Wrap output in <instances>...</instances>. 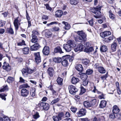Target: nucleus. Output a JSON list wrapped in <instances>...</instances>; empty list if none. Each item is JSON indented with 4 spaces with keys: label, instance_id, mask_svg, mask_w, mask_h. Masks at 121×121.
<instances>
[{
    "label": "nucleus",
    "instance_id": "obj_1",
    "mask_svg": "<svg viewBox=\"0 0 121 121\" xmlns=\"http://www.w3.org/2000/svg\"><path fill=\"white\" fill-rule=\"evenodd\" d=\"M77 33L79 36H74V38L76 41H78L79 40L82 41L83 40L85 41L86 40V35L83 31H78Z\"/></svg>",
    "mask_w": 121,
    "mask_h": 121
},
{
    "label": "nucleus",
    "instance_id": "obj_2",
    "mask_svg": "<svg viewBox=\"0 0 121 121\" xmlns=\"http://www.w3.org/2000/svg\"><path fill=\"white\" fill-rule=\"evenodd\" d=\"M101 9V7L100 6H98L91 10V11L95 14V15H94V17L96 18H100L102 17L103 16L100 11Z\"/></svg>",
    "mask_w": 121,
    "mask_h": 121
},
{
    "label": "nucleus",
    "instance_id": "obj_3",
    "mask_svg": "<svg viewBox=\"0 0 121 121\" xmlns=\"http://www.w3.org/2000/svg\"><path fill=\"white\" fill-rule=\"evenodd\" d=\"M73 42L71 40H68L67 44H64L63 45V48L67 52H69L72 50V48L74 47Z\"/></svg>",
    "mask_w": 121,
    "mask_h": 121
},
{
    "label": "nucleus",
    "instance_id": "obj_4",
    "mask_svg": "<svg viewBox=\"0 0 121 121\" xmlns=\"http://www.w3.org/2000/svg\"><path fill=\"white\" fill-rule=\"evenodd\" d=\"M34 69H31L27 67H25L22 69L21 71L23 76L24 77H26L28 76V74L33 73L35 71Z\"/></svg>",
    "mask_w": 121,
    "mask_h": 121
},
{
    "label": "nucleus",
    "instance_id": "obj_5",
    "mask_svg": "<svg viewBox=\"0 0 121 121\" xmlns=\"http://www.w3.org/2000/svg\"><path fill=\"white\" fill-rule=\"evenodd\" d=\"M64 114L63 112L58 113L56 116H53V118L54 121H59L61 120L64 118Z\"/></svg>",
    "mask_w": 121,
    "mask_h": 121
},
{
    "label": "nucleus",
    "instance_id": "obj_6",
    "mask_svg": "<svg viewBox=\"0 0 121 121\" xmlns=\"http://www.w3.org/2000/svg\"><path fill=\"white\" fill-rule=\"evenodd\" d=\"M68 88L69 93L72 95H75L78 91L77 89L72 85L69 86Z\"/></svg>",
    "mask_w": 121,
    "mask_h": 121
},
{
    "label": "nucleus",
    "instance_id": "obj_7",
    "mask_svg": "<svg viewBox=\"0 0 121 121\" xmlns=\"http://www.w3.org/2000/svg\"><path fill=\"white\" fill-rule=\"evenodd\" d=\"M86 110L85 109L82 108L80 109L76 114V116L78 117H81L85 115L86 113Z\"/></svg>",
    "mask_w": 121,
    "mask_h": 121
},
{
    "label": "nucleus",
    "instance_id": "obj_8",
    "mask_svg": "<svg viewBox=\"0 0 121 121\" xmlns=\"http://www.w3.org/2000/svg\"><path fill=\"white\" fill-rule=\"evenodd\" d=\"M39 105L40 108H42L44 110L46 111L49 109V105L48 103L41 102L39 104Z\"/></svg>",
    "mask_w": 121,
    "mask_h": 121
},
{
    "label": "nucleus",
    "instance_id": "obj_9",
    "mask_svg": "<svg viewBox=\"0 0 121 121\" xmlns=\"http://www.w3.org/2000/svg\"><path fill=\"white\" fill-rule=\"evenodd\" d=\"M84 45L81 43L78 45L74 48V50L76 52H78L82 51L83 49Z\"/></svg>",
    "mask_w": 121,
    "mask_h": 121
},
{
    "label": "nucleus",
    "instance_id": "obj_10",
    "mask_svg": "<svg viewBox=\"0 0 121 121\" xmlns=\"http://www.w3.org/2000/svg\"><path fill=\"white\" fill-rule=\"evenodd\" d=\"M21 95L23 97H26L28 95L29 93V91L25 88H23L21 91Z\"/></svg>",
    "mask_w": 121,
    "mask_h": 121
},
{
    "label": "nucleus",
    "instance_id": "obj_11",
    "mask_svg": "<svg viewBox=\"0 0 121 121\" xmlns=\"http://www.w3.org/2000/svg\"><path fill=\"white\" fill-rule=\"evenodd\" d=\"M40 47L38 43L34 44L30 47V49L32 51H36Z\"/></svg>",
    "mask_w": 121,
    "mask_h": 121
},
{
    "label": "nucleus",
    "instance_id": "obj_12",
    "mask_svg": "<svg viewBox=\"0 0 121 121\" xmlns=\"http://www.w3.org/2000/svg\"><path fill=\"white\" fill-rule=\"evenodd\" d=\"M35 60L37 63H38L41 61V58L39 52L35 53L34 54Z\"/></svg>",
    "mask_w": 121,
    "mask_h": 121
},
{
    "label": "nucleus",
    "instance_id": "obj_13",
    "mask_svg": "<svg viewBox=\"0 0 121 121\" xmlns=\"http://www.w3.org/2000/svg\"><path fill=\"white\" fill-rule=\"evenodd\" d=\"M111 32L109 31H105L101 32L100 34V36L103 38L105 37L111 35Z\"/></svg>",
    "mask_w": 121,
    "mask_h": 121
},
{
    "label": "nucleus",
    "instance_id": "obj_14",
    "mask_svg": "<svg viewBox=\"0 0 121 121\" xmlns=\"http://www.w3.org/2000/svg\"><path fill=\"white\" fill-rule=\"evenodd\" d=\"M3 64V68L4 69L7 71H9L10 70L11 67L8 63H7L6 62H4Z\"/></svg>",
    "mask_w": 121,
    "mask_h": 121
},
{
    "label": "nucleus",
    "instance_id": "obj_15",
    "mask_svg": "<svg viewBox=\"0 0 121 121\" xmlns=\"http://www.w3.org/2000/svg\"><path fill=\"white\" fill-rule=\"evenodd\" d=\"M66 57L65 56H62L63 59L62 60L61 63L63 66L65 67H66L68 66L69 64L68 61L66 59Z\"/></svg>",
    "mask_w": 121,
    "mask_h": 121
},
{
    "label": "nucleus",
    "instance_id": "obj_16",
    "mask_svg": "<svg viewBox=\"0 0 121 121\" xmlns=\"http://www.w3.org/2000/svg\"><path fill=\"white\" fill-rule=\"evenodd\" d=\"M49 49L48 47L47 46L44 47L43 50V54L47 55H48L49 53Z\"/></svg>",
    "mask_w": 121,
    "mask_h": 121
},
{
    "label": "nucleus",
    "instance_id": "obj_17",
    "mask_svg": "<svg viewBox=\"0 0 121 121\" xmlns=\"http://www.w3.org/2000/svg\"><path fill=\"white\" fill-rule=\"evenodd\" d=\"M48 73L51 77H52L54 74V71L52 67H49L48 69Z\"/></svg>",
    "mask_w": 121,
    "mask_h": 121
},
{
    "label": "nucleus",
    "instance_id": "obj_18",
    "mask_svg": "<svg viewBox=\"0 0 121 121\" xmlns=\"http://www.w3.org/2000/svg\"><path fill=\"white\" fill-rule=\"evenodd\" d=\"M112 112L114 113L117 114L120 111V110L117 106L115 105L113 107Z\"/></svg>",
    "mask_w": 121,
    "mask_h": 121
},
{
    "label": "nucleus",
    "instance_id": "obj_19",
    "mask_svg": "<svg viewBox=\"0 0 121 121\" xmlns=\"http://www.w3.org/2000/svg\"><path fill=\"white\" fill-rule=\"evenodd\" d=\"M54 52L55 53H58L61 54L63 53L62 51L61 48L59 46L56 47L54 48Z\"/></svg>",
    "mask_w": 121,
    "mask_h": 121
},
{
    "label": "nucleus",
    "instance_id": "obj_20",
    "mask_svg": "<svg viewBox=\"0 0 121 121\" xmlns=\"http://www.w3.org/2000/svg\"><path fill=\"white\" fill-rule=\"evenodd\" d=\"M32 39H31V41L33 43H36L38 42L39 40L37 36H31Z\"/></svg>",
    "mask_w": 121,
    "mask_h": 121
},
{
    "label": "nucleus",
    "instance_id": "obj_21",
    "mask_svg": "<svg viewBox=\"0 0 121 121\" xmlns=\"http://www.w3.org/2000/svg\"><path fill=\"white\" fill-rule=\"evenodd\" d=\"M63 14V12L62 10H59L55 12V16L57 17H60Z\"/></svg>",
    "mask_w": 121,
    "mask_h": 121
},
{
    "label": "nucleus",
    "instance_id": "obj_22",
    "mask_svg": "<svg viewBox=\"0 0 121 121\" xmlns=\"http://www.w3.org/2000/svg\"><path fill=\"white\" fill-rule=\"evenodd\" d=\"M117 46V43L115 42H113L111 46V50L112 52H115L116 50V48Z\"/></svg>",
    "mask_w": 121,
    "mask_h": 121
},
{
    "label": "nucleus",
    "instance_id": "obj_23",
    "mask_svg": "<svg viewBox=\"0 0 121 121\" xmlns=\"http://www.w3.org/2000/svg\"><path fill=\"white\" fill-rule=\"evenodd\" d=\"M20 22L18 21L17 20L15 19L14 22V24L15 27V29L17 30L18 28V24H20Z\"/></svg>",
    "mask_w": 121,
    "mask_h": 121
},
{
    "label": "nucleus",
    "instance_id": "obj_24",
    "mask_svg": "<svg viewBox=\"0 0 121 121\" xmlns=\"http://www.w3.org/2000/svg\"><path fill=\"white\" fill-rule=\"evenodd\" d=\"M106 104V102L105 100L101 101L99 105L100 107L101 108H103L105 107Z\"/></svg>",
    "mask_w": 121,
    "mask_h": 121
},
{
    "label": "nucleus",
    "instance_id": "obj_25",
    "mask_svg": "<svg viewBox=\"0 0 121 121\" xmlns=\"http://www.w3.org/2000/svg\"><path fill=\"white\" fill-rule=\"evenodd\" d=\"M76 69L79 71L82 72L83 69L82 65L80 64L78 65L75 67Z\"/></svg>",
    "mask_w": 121,
    "mask_h": 121
},
{
    "label": "nucleus",
    "instance_id": "obj_26",
    "mask_svg": "<svg viewBox=\"0 0 121 121\" xmlns=\"http://www.w3.org/2000/svg\"><path fill=\"white\" fill-rule=\"evenodd\" d=\"M98 72L101 74L105 73L106 72V70L102 66H100L98 70Z\"/></svg>",
    "mask_w": 121,
    "mask_h": 121
},
{
    "label": "nucleus",
    "instance_id": "obj_27",
    "mask_svg": "<svg viewBox=\"0 0 121 121\" xmlns=\"http://www.w3.org/2000/svg\"><path fill=\"white\" fill-rule=\"evenodd\" d=\"M79 81L78 78L74 77H73L71 79V82L72 84H75L78 82Z\"/></svg>",
    "mask_w": 121,
    "mask_h": 121
},
{
    "label": "nucleus",
    "instance_id": "obj_28",
    "mask_svg": "<svg viewBox=\"0 0 121 121\" xmlns=\"http://www.w3.org/2000/svg\"><path fill=\"white\" fill-rule=\"evenodd\" d=\"M108 50L107 47L105 45H103L100 48V51L102 52H105Z\"/></svg>",
    "mask_w": 121,
    "mask_h": 121
},
{
    "label": "nucleus",
    "instance_id": "obj_29",
    "mask_svg": "<svg viewBox=\"0 0 121 121\" xmlns=\"http://www.w3.org/2000/svg\"><path fill=\"white\" fill-rule=\"evenodd\" d=\"M113 39V36L112 35L108 38H105L104 39V41L105 42L109 43Z\"/></svg>",
    "mask_w": 121,
    "mask_h": 121
},
{
    "label": "nucleus",
    "instance_id": "obj_30",
    "mask_svg": "<svg viewBox=\"0 0 121 121\" xmlns=\"http://www.w3.org/2000/svg\"><path fill=\"white\" fill-rule=\"evenodd\" d=\"M62 23L65 24V26L64 27V29L68 30L70 28V26L67 22L64 21H63Z\"/></svg>",
    "mask_w": 121,
    "mask_h": 121
},
{
    "label": "nucleus",
    "instance_id": "obj_31",
    "mask_svg": "<svg viewBox=\"0 0 121 121\" xmlns=\"http://www.w3.org/2000/svg\"><path fill=\"white\" fill-rule=\"evenodd\" d=\"M53 61L55 63H60L62 60L61 58L60 57H54L53 59Z\"/></svg>",
    "mask_w": 121,
    "mask_h": 121
},
{
    "label": "nucleus",
    "instance_id": "obj_32",
    "mask_svg": "<svg viewBox=\"0 0 121 121\" xmlns=\"http://www.w3.org/2000/svg\"><path fill=\"white\" fill-rule=\"evenodd\" d=\"M22 52L24 54H27L29 52V48L28 47L24 48L22 49Z\"/></svg>",
    "mask_w": 121,
    "mask_h": 121
},
{
    "label": "nucleus",
    "instance_id": "obj_33",
    "mask_svg": "<svg viewBox=\"0 0 121 121\" xmlns=\"http://www.w3.org/2000/svg\"><path fill=\"white\" fill-rule=\"evenodd\" d=\"M83 105L86 108L90 107H91L90 102L88 101H84V102Z\"/></svg>",
    "mask_w": 121,
    "mask_h": 121
},
{
    "label": "nucleus",
    "instance_id": "obj_34",
    "mask_svg": "<svg viewBox=\"0 0 121 121\" xmlns=\"http://www.w3.org/2000/svg\"><path fill=\"white\" fill-rule=\"evenodd\" d=\"M63 79L60 77H58L56 80V81L58 84L59 85H62Z\"/></svg>",
    "mask_w": 121,
    "mask_h": 121
},
{
    "label": "nucleus",
    "instance_id": "obj_35",
    "mask_svg": "<svg viewBox=\"0 0 121 121\" xmlns=\"http://www.w3.org/2000/svg\"><path fill=\"white\" fill-rule=\"evenodd\" d=\"M87 77V75L86 73H83L81 74L80 78L82 80H86Z\"/></svg>",
    "mask_w": 121,
    "mask_h": 121
},
{
    "label": "nucleus",
    "instance_id": "obj_36",
    "mask_svg": "<svg viewBox=\"0 0 121 121\" xmlns=\"http://www.w3.org/2000/svg\"><path fill=\"white\" fill-rule=\"evenodd\" d=\"M93 50V47H91L89 48H85L84 50V51L86 52H92Z\"/></svg>",
    "mask_w": 121,
    "mask_h": 121
},
{
    "label": "nucleus",
    "instance_id": "obj_37",
    "mask_svg": "<svg viewBox=\"0 0 121 121\" xmlns=\"http://www.w3.org/2000/svg\"><path fill=\"white\" fill-rule=\"evenodd\" d=\"M65 56L66 57V59L68 61H69L70 62H72L73 60V57H71L69 55H66Z\"/></svg>",
    "mask_w": 121,
    "mask_h": 121
},
{
    "label": "nucleus",
    "instance_id": "obj_38",
    "mask_svg": "<svg viewBox=\"0 0 121 121\" xmlns=\"http://www.w3.org/2000/svg\"><path fill=\"white\" fill-rule=\"evenodd\" d=\"M29 86L27 83L23 84L20 86L19 88L21 89H23L29 88Z\"/></svg>",
    "mask_w": 121,
    "mask_h": 121
},
{
    "label": "nucleus",
    "instance_id": "obj_39",
    "mask_svg": "<svg viewBox=\"0 0 121 121\" xmlns=\"http://www.w3.org/2000/svg\"><path fill=\"white\" fill-rule=\"evenodd\" d=\"M70 2L71 4L75 5L78 4V0H70Z\"/></svg>",
    "mask_w": 121,
    "mask_h": 121
},
{
    "label": "nucleus",
    "instance_id": "obj_40",
    "mask_svg": "<svg viewBox=\"0 0 121 121\" xmlns=\"http://www.w3.org/2000/svg\"><path fill=\"white\" fill-rule=\"evenodd\" d=\"M35 88L32 89L30 91V94L31 96L32 97H34L35 95Z\"/></svg>",
    "mask_w": 121,
    "mask_h": 121
},
{
    "label": "nucleus",
    "instance_id": "obj_41",
    "mask_svg": "<svg viewBox=\"0 0 121 121\" xmlns=\"http://www.w3.org/2000/svg\"><path fill=\"white\" fill-rule=\"evenodd\" d=\"M6 32L10 34H13L14 33L13 29L11 28H7L6 30Z\"/></svg>",
    "mask_w": 121,
    "mask_h": 121
},
{
    "label": "nucleus",
    "instance_id": "obj_42",
    "mask_svg": "<svg viewBox=\"0 0 121 121\" xmlns=\"http://www.w3.org/2000/svg\"><path fill=\"white\" fill-rule=\"evenodd\" d=\"M8 86L7 85L3 86V88L0 89V92H4L5 91H8Z\"/></svg>",
    "mask_w": 121,
    "mask_h": 121
},
{
    "label": "nucleus",
    "instance_id": "obj_43",
    "mask_svg": "<svg viewBox=\"0 0 121 121\" xmlns=\"http://www.w3.org/2000/svg\"><path fill=\"white\" fill-rule=\"evenodd\" d=\"M32 33L31 36H37L36 35H39V32L36 30H33L32 32Z\"/></svg>",
    "mask_w": 121,
    "mask_h": 121
},
{
    "label": "nucleus",
    "instance_id": "obj_44",
    "mask_svg": "<svg viewBox=\"0 0 121 121\" xmlns=\"http://www.w3.org/2000/svg\"><path fill=\"white\" fill-rule=\"evenodd\" d=\"M52 33L50 31H48L45 34V36L48 38L51 37L52 35Z\"/></svg>",
    "mask_w": 121,
    "mask_h": 121
},
{
    "label": "nucleus",
    "instance_id": "obj_45",
    "mask_svg": "<svg viewBox=\"0 0 121 121\" xmlns=\"http://www.w3.org/2000/svg\"><path fill=\"white\" fill-rule=\"evenodd\" d=\"M109 17L111 19H113L115 18L114 15L112 13V11L110 10L109 12Z\"/></svg>",
    "mask_w": 121,
    "mask_h": 121
},
{
    "label": "nucleus",
    "instance_id": "obj_46",
    "mask_svg": "<svg viewBox=\"0 0 121 121\" xmlns=\"http://www.w3.org/2000/svg\"><path fill=\"white\" fill-rule=\"evenodd\" d=\"M17 45L18 46H22L26 45V44L25 43V41L23 40H22V42L17 43Z\"/></svg>",
    "mask_w": 121,
    "mask_h": 121
},
{
    "label": "nucleus",
    "instance_id": "obj_47",
    "mask_svg": "<svg viewBox=\"0 0 121 121\" xmlns=\"http://www.w3.org/2000/svg\"><path fill=\"white\" fill-rule=\"evenodd\" d=\"M40 116L39 115V113L38 112H36L35 114L33 116V118L35 119H36L39 118Z\"/></svg>",
    "mask_w": 121,
    "mask_h": 121
},
{
    "label": "nucleus",
    "instance_id": "obj_48",
    "mask_svg": "<svg viewBox=\"0 0 121 121\" xmlns=\"http://www.w3.org/2000/svg\"><path fill=\"white\" fill-rule=\"evenodd\" d=\"M93 72V70L90 69H87L86 72V74L87 75L91 74Z\"/></svg>",
    "mask_w": 121,
    "mask_h": 121
},
{
    "label": "nucleus",
    "instance_id": "obj_49",
    "mask_svg": "<svg viewBox=\"0 0 121 121\" xmlns=\"http://www.w3.org/2000/svg\"><path fill=\"white\" fill-rule=\"evenodd\" d=\"M96 99H94L90 102V104H91V106L95 105L96 102Z\"/></svg>",
    "mask_w": 121,
    "mask_h": 121
},
{
    "label": "nucleus",
    "instance_id": "obj_50",
    "mask_svg": "<svg viewBox=\"0 0 121 121\" xmlns=\"http://www.w3.org/2000/svg\"><path fill=\"white\" fill-rule=\"evenodd\" d=\"M59 100V99L58 98L55 99L52 101L51 103V104H54L56 103Z\"/></svg>",
    "mask_w": 121,
    "mask_h": 121
},
{
    "label": "nucleus",
    "instance_id": "obj_51",
    "mask_svg": "<svg viewBox=\"0 0 121 121\" xmlns=\"http://www.w3.org/2000/svg\"><path fill=\"white\" fill-rule=\"evenodd\" d=\"M82 62L83 64L85 65H87L89 63V61L87 59H85L82 60Z\"/></svg>",
    "mask_w": 121,
    "mask_h": 121
},
{
    "label": "nucleus",
    "instance_id": "obj_52",
    "mask_svg": "<svg viewBox=\"0 0 121 121\" xmlns=\"http://www.w3.org/2000/svg\"><path fill=\"white\" fill-rule=\"evenodd\" d=\"M13 81V78L12 77H9L8 78L7 80V82L9 83L11 82H12Z\"/></svg>",
    "mask_w": 121,
    "mask_h": 121
},
{
    "label": "nucleus",
    "instance_id": "obj_53",
    "mask_svg": "<svg viewBox=\"0 0 121 121\" xmlns=\"http://www.w3.org/2000/svg\"><path fill=\"white\" fill-rule=\"evenodd\" d=\"M86 91V89L83 86L81 87V92L80 94H82L84 93Z\"/></svg>",
    "mask_w": 121,
    "mask_h": 121
},
{
    "label": "nucleus",
    "instance_id": "obj_54",
    "mask_svg": "<svg viewBox=\"0 0 121 121\" xmlns=\"http://www.w3.org/2000/svg\"><path fill=\"white\" fill-rule=\"evenodd\" d=\"M60 30L59 28L58 27H55L52 28V30L54 31H58Z\"/></svg>",
    "mask_w": 121,
    "mask_h": 121
},
{
    "label": "nucleus",
    "instance_id": "obj_55",
    "mask_svg": "<svg viewBox=\"0 0 121 121\" xmlns=\"http://www.w3.org/2000/svg\"><path fill=\"white\" fill-rule=\"evenodd\" d=\"M114 114L113 113H112L110 114L109 115V118L112 119H113L115 118L116 117Z\"/></svg>",
    "mask_w": 121,
    "mask_h": 121
},
{
    "label": "nucleus",
    "instance_id": "obj_56",
    "mask_svg": "<svg viewBox=\"0 0 121 121\" xmlns=\"http://www.w3.org/2000/svg\"><path fill=\"white\" fill-rule=\"evenodd\" d=\"M108 72H107L103 76L101 77L100 78L102 80L104 79H106V78L108 77Z\"/></svg>",
    "mask_w": 121,
    "mask_h": 121
},
{
    "label": "nucleus",
    "instance_id": "obj_57",
    "mask_svg": "<svg viewBox=\"0 0 121 121\" xmlns=\"http://www.w3.org/2000/svg\"><path fill=\"white\" fill-rule=\"evenodd\" d=\"M5 22L2 20H0V27H2L4 26Z\"/></svg>",
    "mask_w": 121,
    "mask_h": 121
},
{
    "label": "nucleus",
    "instance_id": "obj_58",
    "mask_svg": "<svg viewBox=\"0 0 121 121\" xmlns=\"http://www.w3.org/2000/svg\"><path fill=\"white\" fill-rule=\"evenodd\" d=\"M82 82V85L84 86H86L88 84V81L87 80H83Z\"/></svg>",
    "mask_w": 121,
    "mask_h": 121
},
{
    "label": "nucleus",
    "instance_id": "obj_59",
    "mask_svg": "<svg viewBox=\"0 0 121 121\" xmlns=\"http://www.w3.org/2000/svg\"><path fill=\"white\" fill-rule=\"evenodd\" d=\"M45 5L46 6V8L47 10L50 11H51L52 10V8L49 6L48 4H45Z\"/></svg>",
    "mask_w": 121,
    "mask_h": 121
},
{
    "label": "nucleus",
    "instance_id": "obj_60",
    "mask_svg": "<svg viewBox=\"0 0 121 121\" xmlns=\"http://www.w3.org/2000/svg\"><path fill=\"white\" fill-rule=\"evenodd\" d=\"M77 110V108L74 107H72L71 108V111L73 113L76 112Z\"/></svg>",
    "mask_w": 121,
    "mask_h": 121
},
{
    "label": "nucleus",
    "instance_id": "obj_61",
    "mask_svg": "<svg viewBox=\"0 0 121 121\" xmlns=\"http://www.w3.org/2000/svg\"><path fill=\"white\" fill-rule=\"evenodd\" d=\"M105 95H104L103 94H102L101 95H99V98L100 99H105Z\"/></svg>",
    "mask_w": 121,
    "mask_h": 121
},
{
    "label": "nucleus",
    "instance_id": "obj_62",
    "mask_svg": "<svg viewBox=\"0 0 121 121\" xmlns=\"http://www.w3.org/2000/svg\"><path fill=\"white\" fill-rule=\"evenodd\" d=\"M100 66L99 65V64L98 63L94 65L95 68L96 69H99Z\"/></svg>",
    "mask_w": 121,
    "mask_h": 121
},
{
    "label": "nucleus",
    "instance_id": "obj_63",
    "mask_svg": "<svg viewBox=\"0 0 121 121\" xmlns=\"http://www.w3.org/2000/svg\"><path fill=\"white\" fill-rule=\"evenodd\" d=\"M48 18V16L47 15H43V16L42 19V20L45 19V20H47Z\"/></svg>",
    "mask_w": 121,
    "mask_h": 121
},
{
    "label": "nucleus",
    "instance_id": "obj_64",
    "mask_svg": "<svg viewBox=\"0 0 121 121\" xmlns=\"http://www.w3.org/2000/svg\"><path fill=\"white\" fill-rule=\"evenodd\" d=\"M80 119L81 121H89V119L87 117L81 118Z\"/></svg>",
    "mask_w": 121,
    "mask_h": 121
}]
</instances>
